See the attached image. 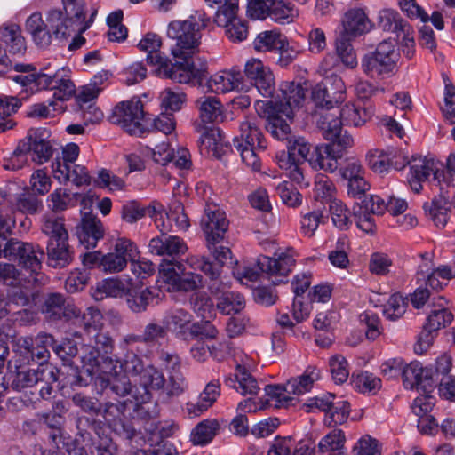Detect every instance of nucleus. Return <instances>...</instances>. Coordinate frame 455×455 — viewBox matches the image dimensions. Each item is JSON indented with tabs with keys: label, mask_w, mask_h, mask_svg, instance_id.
<instances>
[{
	"label": "nucleus",
	"mask_w": 455,
	"mask_h": 455,
	"mask_svg": "<svg viewBox=\"0 0 455 455\" xmlns=\"http://www.w3.org/2000/svg\"><path fill=\"white\" fill-rule=\"evenodd\" d=\"M48 265L55 268H63L73 260V252L68 240L47 242Z\"/></svg>",
	"instance_id": "nucleus-37"
},
{
	"label": "nucleus",
	"mask_w": 455,
	"mask_h": 455,
	"mask_svg": "<svg viewBox=\"0 0 455 455\" xmlns=\"http://www.w3.org/2000/svg\"><path fill=\"white\" fill-rule=\"evenodd\" d=\"M261 125V117L246 116L233 139V147L239 152L243 162L254 172H259L261 167L258 152L267 148Z\"/></svg>",
	"instance_id": "nucleus-5"
},
{
	"label": "nucleus",
	"mask_w": 455,
	"mask_h": 455,
	"mask_svg": "<svg viewBox=\"0 0 455 455\" xmlns=\"http://www.w3.org/2000/svg\"><path fill=\"white\" fill-rule=\"evenodd\" d=\"M14 69L20 74L11 78L32 93L41 90H53V98L60 101L68 100L75 93V84L65 74L64 69H59L52 74L46 73L48 68L44 67L40 72L31 73L35 69L34 67L26 64H16Z\"/></svg>",
	"instance_id": "nucleus-2"
},
{
	"label": "nucleus",
	"mask_w": 455,
	"mask_h": 455,
	"mask_svg": "<svg viewBox=\"0 0 455 455\" xmlns=\"http://www.w3.org/2000/svg\"><path fill=\"white\" fill-rule=\"evenodd\" d=\"M52 172L54 178L60 183L71 181L77 187L91 183L87 169L80 164L60 163V160H56L52 163Z\"/></svg>",
	"instance_id": "nucleus-30"
},
{
	"label": "nucleus",
	"mask_w": 455,
	"mask_h": 455,
	"mask_svg": "<svg viewBox=\"0 0 455 455\" xmlns=\"http://www.w3.org/2000/svg\"><path fill=\"white\" fill-rule=\"evenodd\" d=\"M211 23L204 11H196L186 20H174L169 23L167 36L176 40L172 47V55L175 60L172 62L162 54L161 37L152 32L143 36L138 44L140 51L147 53V62L152 66H158V72L165 78L180 84H190L196 81L201 83L206 76V65L196 68L190 58L196 53L200 44L201 30L206 28Z\"/></svg>",
	"instance_id": "nucleus-1"
},
{
	"label": "nucleus",
	"mask_w": 455,
	"mask_h": 455,
	"mask_svg": "<svg viewBox=\"0 0 455 455\" xmlns=\"http://www.w3.org/2000/svg\"><path fill=\"white\" fill-rule=\"evenodd\" d=\"M44 367L19 371L11 384V388L17 392H29L37 389V383L42 376Z\"/></svg>",
	"instance_id": "nucleus-40"
},
{
	"label": "nucleus",
	"mask_w": 455,
	"mask_h": 455,
	"mask_svg": "<svg viewBox=\"0 0 455 455\" xmlns=\"http://www.w3.org/2000/svg\"><path fill=\"white\" fill-rule=\"evenodd\" d=\"M345 435L340 429H334L324 435L318 443V452L326 454L344 450Z\"/></svg>",
	"instance_id": "nucleus-58"
},
{
	"label": "nucleus",
	"mask_w": 455,
	"mask_h": 455,
	"mask_svg": "<svg viewBox=\"0 0 455 455\" xmlns=\"http://www.w3.org/2000/svg\"><path fill=\"white\" fill-rule=\"evenodd\" d=\"M50 134L45 129H29L27 136L18 142L17 147L8 158L4 160L5 170L18 171L28 164V155L33 154V160L38 164L47 162L53 153L48 140Z\"/></svg>",
	"instance_id": "nucleus-4"
},
{
	"label": "nucleus",
	"mask_w": 455,
	"mask_h": 455,
	"mask_svg": "<svg viewBox=\"0 0 455 455\" xmlns=\"http://www.w3.org/2000/svg\"><path fill=\"white\" fill-rule=\"evenodd\" d=\"M103 235L104 228L100 220L93 215L84 214L77 230L80 243L86 249L94 248Z\"/></svg>",
	"instance_id": "nucleus-33"
},
{
	"label": "nucleus",
	"mask_w": 455,
	"mask_h": 455,
	"mask_svg": "<svg viewBox=\"0 0 455 455\" xmlns=\"http://www.w3.org/2000/svg\"><path fill=\"white\" fill-rule=\"evenodd\" d=\"M355 387L363 394H376L381 387V379L371 372L352 375Z\"/></svg>",
	"instance_id": "nucleus-60"
},
{
	"label": "nucleus",
	"mask_w": 455,
	"mask_h": 455,
	"mask_svg": "<svg viewBox=\"0 0 455 455\" xmlns=\"http://www.w3.org/2000/svg\"><path fill=\"white\" fill-rule=\"evenodd\" d=\"M161 107L165 111H179L186 101V94L180 89L166 88L160 93Z\"/></svg>",
	"instance_id": "nucleus-63"
},
{
	"label": "nucleus",
	"mask_w": 455,
	"mask_h": 455,
	"mask_svg": "<svg viewBox=\"0 0 455 455\" xmlns=\"http://www.w3.org/2000/svg\"><path fill=\"white\" fill-rule=\"evenodd\" d=\"M224 383L235 388L243 395H256L259 391V386L257 379L243 366L238 365L234 377L228 376Z\"/></svg>",
	"instance_id": "nucleus-34"
},
{
	"label": "nucleus",
	"mask_w": 455,
	"mask_h": 455,
	"mask_svg": "<svg viewBox=\"0 0 455 455\" xmlns=\"http://www.w3.org/2000/svg\"><path fill=\"white\" fill-rule=\"evenodd\" d=\"M399 57L395 40L386 39L363 55L361 68L371 79L389 78L397 71Z\"/></svg>",
	"instance_id": "nucleus-7"
},
{
	"label": "nucleus",
	"mask_w": 455,
	"mask_h": 455,
	"mask_svg": "<svg viewBox=\"0 0 455 455\" xmlns=\"http://www.w3.org/2000/svg\"><path fill=\"white\" fill-rule=\"evenodd\" d=\"M294 264L295 259L289 252L276 253L275 258L260 256L255 267H245L242 271L237 270L235 275L241 282L243 279L255 282L260 273H266L272 278L274 284H278L283 282L282 277H285L291 272Z\"/></svg>",
	"instance_id": "nucleus-11"
},
{
	"label": "nucleus",
	"mask_w": 455,
	"mask_h": 455,
	"mask_svg": "<svg viewBox=\"0 0 455 455\" xmlns=\"http://www.w3.org/2000/svg\"><path fill=\"white\" fill-rule=\"evenodd\" d=\"M131 283L127 279L108 278L98 283L97 291L108 297L121 298L128 292Z\"/></svg>",
	"instance_id": "nucleus-53"
},
{
	"label": "nucleus",
	"mask_w": 455,
	"mask_h": 455,
	"mask_svg": "<svg viewBox=\"0 0 455 455\" xmlns=\"http://www.w3.org/2000/svg\"><path fill=\"white\" fill-rule=\"evenodd\" d=\"M242 76L239 72L221 71L210 77L207 81L209 89L216 93H226L235 90H243Z\"/></svg>",
	"instance_id": "nucleus-36"
},
{
	"label": "nucleus",
	"mask_w": 455,
	"mask_h": 455,
	"mask_svg": "<svg viewBox=\"0 0 455 455\" xmlns=\"http://www.w3.org/2000/svg\"><path fill=\"white\" fill-rule=\"evenodd\" d=\"M42 376L37 383V389L30 391L28 400L36 402L39 399H49L52 393V384L58 380V377L53 368L44 367L41 372Z\"/></svg>",
	"instance_id": "nucleus-46"
},
{
	"label": "nucleus",
	"mask_w": 455,
	"mask_h": 455,
	"mask_svg": "<svg viewBox=\"0 0 455 455\" xmlns=\"http://www.w3.org/2000/svg\"><path fill=\"white\" fill-rule=\"evenodd\" d=\"M340 119L347 125L361 126L364 124L374 114V108L371 106H360L355 104H346L340 111Z\"/></svg>",
	"instance_id": "nucleus-38"
},
{
	"label": "nucleus",
	"mask_w": 455,
	"mask_h": 455,
	"mask_svg": "<svg viewBox=\"0 0 455 455\" xmlns=\"http://www.w3.org/2000/svg\"><path fill=\"white\" fill-rule=\"evenodd\" d=\"M401 376L403 386L407 389H416L419 393L430 394L435 388L432 370L423 368L419 362L405 364Z\"/></svg>",
	"instance_id": "nucleus-21"
},
{
	"label": "nucleus",
	"mask_w": 455,
	"mask_h": 455,
	"mask_svg": "<svg viewBox=\"0 0 455 455\" xmlns=\"http://www.w3.org/2000/svg\"><path fill=\"white\" fill-rule=\"evenodd\" d=\"M125 371L138 377L142 392L132 394L138 403H144L151 399L153 391H162L166 384L163 372L152 364L145 365L140 357L133 351L124 354Z\"/></svg>",
	"instance_id": "nucleus-6"
},
{
	"label": "nucleus",
	"mask_w": 455,
	"mask_h": 455,
	"mask_svg": "<svg viewBox=\"0 0 455 455\" xmlns=\"http://www.w3.org/2000/svg\"><path fill=\"white\" fill-rule=\"evenodd\" d=\"M46 22L52 36L66 38L73 33H84L92 25L90 22L76 21L71 15H67L60 9H51L46 13Z\"/></svg>",
	"instance_id": "nucleus-15"
},
{
	"label": "nucleus",
	"mask_w": 455,
	"mask_h": 455,
	"mask_svg": "<svg viewBox=\"0 0 455 455\" xmlns=\"http://www.w3.org/2000/svg\"><path fill=\"white\" fill-rule=\"evenodd\" d=\"M452 318V314L443 307L432 310L427 318L423 331L419 334L418 340L419 347L421 350L427 349L434 340V333L451 323Z\"/></svg>",
	"instance_id": "nucleus-27"
},
{
	"label": "nucleus",
	"mask_w": 455,
	"mask_h": 455,
	"mask_svg": "<svg viewBox=\"0 0 455 455\" xmlns=\"http://www.w3.org/2000/svg\"><path fill=\"white\" fill-rule=\"evenodd\" d=\"M72 317H75V324L81 328V331L75 333L82 339L81 360L94 362L95 356L98 355L94 346L102 348L104 353L112 352L113 340L107 333L101 331L103 317L99 309L88 307L82 315H79V310L76 308V314Z\"/></svg>",
	"instance_id": "nucleus-3"
},
{
	"label": "nucleus",
	"mask_w": 455,
	"mask_h": 455,
	"mask_svg": "<svg viewBox=\"0 0 455 455\" xmlns=\"http://www.w3.org/2000/svg\"><path fill=\"white\" fill-rule=\"evenodd\" d=\"M228 226L229 221L225 212L218 204L207 203L201 218V227L206 241H223Z\"/></svg>",
	"instance_id": "nucleus-16"
},
{
	"label": "nucleus",
	"mask_w": 455,
	"mask_h": 455,
	"mask_svg": "<svg viewBox=\"0 0 455 455\" xmlns=\"http://www.w3.org/2000/svg\"><path fill=\"white\" fill-rule=\"evenodd\" d=\"M44 257L43 249L36 244L22 242L17 239H0V258L17 262L27 273L28 283L36 281V275L39 273L42 259Z\"/></svg>",
	"instance_id": "nucleus-8"
},
{
	"label": "nucleus",
	"mask_w": 455,
	"mask_h": 455,
	"mask_svg": "<svg viewBox=\"0 0 455 455\" xmlns=\"http://www.w3.org/2000/svg\"><path fill=\"white\" fill-rule=\"evenodd\" d=\"M41 231L48 237L47 242L64 241L68 239L64 220L54 214H46L41 220Z\"/></svg>",
	"instance_id": "nucleus-39"
},
{
	"label": "nucleus",
	"mask_w": 455,
	"mask_h": 455,
	"mask_svg": "<svg viewBox=\"0 0 455 455\" xmlns=\"http://www.w3.org/2000/svg\"><path fill=\"white\" fill-rule=\"evenodd\" d=\"M97 349L98 355L95 356L94 362H87L81 360L84 363V367H86L85 371L91 379L94 375H103L102 377H113L114 375H119L125 371L124 362L121 363L118 359L108 355L109 353H104L103 349L94 346Z\"/></svg>",
	"instance_id": "nucleus-24"
},
{
	"label": "nucleus",
	"mask_w": 455,
	"mask_h": 455,
	"mask_svg": "<svg viewBox=\"0 0 455 455\" xmlns=\"http://www.w3.org/2000/svg\"><path fill=\"white\" fill-rule=\"evenodd\" d=\"M306 90L300 84L284 82L277 92L269 97L268 101H275L286 119L293 118V109L299 108L304 101Z\"/></svg>",
	"instance_id": "nucleus-17"
},
{
	"label": "nucleus",
	"mask_w": 455,
	"mask_h": 455,
	"mask_svg": "<svg viewBox=\"0 0 455 455\" xmlns=\"http://www.w3.org/2000/svg\"><path fill=\"white\" fill-rule=\"evenodd\" d=\"M0 40L6 44L11 53L20 54L26 49L20 28L16 24H4L0 27Z\"/></svg>",
	"instance_id": "nucleus-43"
},
{
	"label": "nucleus",
	"mask_w": 455,
	"mask_h": 455,
	"mask_svg": "<svg viewBox=\"0 0 455 455\" xmlns=\"http://www.w3.org/2000/svg\"><path fill=\"white\" fill-rule=\"evenodd\" d=\"M155 214V206H142L136 201L129 202L122 207V218L128 223H134L144 216L154 217Z\"/></svg>",
	"instance_id": "nucleus-54"
},
{
	"label": "nucleus",
	"mask_w": 455,
	"mask_h": 455,
	"mask_svg": "<svg viewBox=\"0 0 455 455\" xmlns=\"http://www.w3.org/2000/svg\"><path fill=\"white\" fill-rule=\"evenodd\" d=\"M366 161L368 166L379 174L387 173L393 166L389 155L379 149L370 150L366 155Z\"/></svg>",
	"instance_id": "nucleus-62"
},
{
	"label": "nucleus",
	"mask_w": 455,
	"mask_h": 455,
	"mask_svg": "<svg viewBox=\"0 0 455 455\" xmlns=\"http://www.w3.org/2000/svg\"><path fill=\"white\" fill-rule=\"evenodd\" d=\"M244 74L263 97H273V93L275 92V77L270 68L266 67L261 60H249L244 67Z\"/></svg>",
	"instance_id": "nucleus-20"
},
{
	"label": "nucleus",
	"mask_w": 455,
	"mask_h": 455,
	"mask_svg": "<svg viewBox=\"0 0 455 455\" xmlns=\"http://www.w3.org/2000/svg\"><path fill=\"white\" fill-rule=\"evenodd\" d=\"M196 107L201 123L206 124L223 121V106L217 97L203 95L196 100Z\"/></svg>",
	"instance_id": "nucleus-35"
},
{
	"label": "nucleus",
	"mask_w": 455,
	"mask_h": 455,
	"mask_svg": "<svg viewBox=\"0 0 455 455\" xmlns=\"http://www.w3.org/2000/svg\"><path fill=\"white\" fill-rule=\"evenodd\" d=\"M219 424L216 420L205 419L192 430L190 440L195 445H205L216 435Z\"/></svg>",
	"instance_id": "nucleus-52"
},
{
	"label": "nucleus",
	"mask_w": 455,
	"mask_h": 455,
	"mask_svg": "<svg viewBox=\"0 0 455 455\" xmlns=\"http://www.w3.org/2000/svg\"><path fill=\"white\" fill-rule=\"evenodd\" d=\"M148 250L152 254L164 257L161 268L177 267L181 270L182 263L178 259L187 251L188 247L180 237L161 234L149 241Z\"/></svg>",
	"instance_id": "nucleus-13"
},
{
	"label": "nucleus",
	"mask_w": 455,
	"mask_h": 455,
	"mask_svg": "<svg viewBox=\"0 0 455 455\" xmlns=\"http://www.w3.org/2000/svg\"><path fill=\"white\" fill-rule=\"evenodd\" d=\"M97 349L98 355L95 356L94 362H87L81 360L84 363V367H86L85 371L91 379L94 375H103L102 377H113L114 375H119L125 371L124 362L121 363L118 359L108 355L109 353H104L103 349L94 346Z\"/></svg>",
	"instance_id": "nucleus-25"
},
{
	"label": "nucleus",
	"mask_w": 455,
	"mask_h": 455,
	"mask_svg": "<svg viewBox=\"0 0 455 455\" xmlns=\"http://www.w3.org/2000/svg\"><path fill=\"white\" fill-rule=\"evenodd\" d=\"M167 334L164 324L161 325L156 323H148L141 335L127 334L119 341V347L124 351H133L135 345L138 343H145L148 345L156 344L159 339H164Z\"/></svg>",
	"instance_id": "nucleus-29"
},
{
	"label": "nucleus",
	"mask_w": 455,
	"mask_h": 455,
	"mask_svg": "<svg viewBox=\"0 0 455 455\" xmlns=\"http://www.w3.org/2000/svg\"><path fill=\"white\" fill-rule=\"evenodd\" d=\"M267 17L280 24H289L299 17V10L294 4L284 0H275L268 8Z\"/></svg>",
	"instance_id": "nucleus-42"
},
{
	"label": "nucleus",
	"mask_w": 455,
	"mask_h": 455,
	"mask_svg": "<svg viewBox=\"0 0 455 455\" xmlns=\"http://www.w3.org/2000/svg\"><path fill=\"white\" fill-rule=\"evenodd\" d=\"M320 378V370L315 366H308L302 375L288 380L283 386L267 385L264 388L268 397L267 403L273 401L275 407H288L294 399L291 395H300L310 391L313 384Z\"/></svg>",
	"instance_id": "nucleus-9"
},
{
	"label": "nucleus",
	"mask_w": 455,
	"mask_h": 455,
	"mask_svg": "<svg viewBox=\"0 0 455 455\" xmlns=\"http://www.w3.org/2000/svg\"><path fill=\"white\" fill-rule=\"evenodd\" d=\"M253 44L258 52H276L286 45V37L275 31H264L258 35Z\"/></svg>",
	"instance_id": "nucleus-49"
},
{
	"label": "nucleus",
	"mask_w": 455,
	"mask_h": 455,
	"mask_svg": "<svg viewBox=\"0 0 455 455\" xmlns=\"http://www.w3.org/2000/svg\"><path fill=\"white\" fill-rule=\"evenodd\" d=\"M378 24L382 30L394 32L398 37L406 29H411L410 26L400 17L398 12L389 9L379 12Z\"/></svg>",
	"instance_id": "nucleus-48"
},
{
	"label": "nucleus",
	"mask_w": 455,
	"mask_h": 455,
	"mask_svg": "<svg viewBox=\"0 0 455 455\" xmlns=\"http://www.w3.org/2000/svg\"><path fill=\"white\" fill-rule=\"evenodd\" d=\"M193 315L183 308H173L166 312L163 324L178 339L188 340Z\"/></svg>",
	"instance_id": "nucleus-31"
},
{
	"label": "nucleus",
	"mask_w": 455,
	"mask_h": 455,
	"mask_svg": "<svg viewBox=\"0 0 455 455\" xmlns=\"http://www.w3.org/2000/svg\"><path fill=\"white\" fill-rule=\"evenodd\" d=\"M349 414V403L340 397H335L331 404V410L327 412L325 422L329 426L341 425L347 421Z\"/></svg>",
	"instance_id": "nucleus-55"
},
{
	"label": "nucleus",
	"mask_w": 455,
	"mask_h": 455,
	"mask_svg": "<svg viewBox=\"0 0 455 455\" xmlns=\"http://www.w3.org/2000/svg\"><path fill=\"white\" fill-rule=\"evenodd\" d=\"M342 33L346 36L357 37L370 31L371 25L361 8L348 10L342 18Z\"/></svg>",
	"instance_id": "nucleus-32"
},
{
	"label": "nucleus",
	"mask_w": 455,
	"mask_h": 455,
	"mask_svg": "<svg viewBox=\"0 0 455 455\" xmlns=\"http://www.w3.org/2000/svg\"><path fill=\"white\" fill-rule=\"evenodd\" d=\"M196 130L201 132L198 142L204 146L208 151H212L214 155H218L223 146V138L221 131L217 127H207L200 123H195Z\"/></svg>",
	"instance_id": "nucleus-41"
},
{
	"label": "nucleus",
	"mask_w": 455,
	"mask_h": 455,
	"mask_svg": "<svg viewBox=\"0 0 455 455\" xmlns=\"http://www.w3.org/2000/svg\"><path fill=\"white\" fill-rule=\"evenodd\" d=\"M43 208L42 201L35 194L22 193L19 195L13 204V212L22 214H36Z\"/></svg>",
	"instance_id": "nucleus-56"
},
{
	"label": "nucleus",
	"mask_w": 455,
	"mask_h": 455,
	"mask_svg": "<svg viewBox=\"0 0 455 455\" xmlns=\"http://www.w3.org/2000/svg\"><path fill=\"white\" fill-rule=\"evenodd\" d=\"M352 38L341 34L336 40L337 54L342 63L349 68H354L357 66L356 54L350 42Z\"/></svg>",
	"instance_id": "nucleus-57"
},
{
	"label": "nucleus",
	"mask_w": 455,
	"mask_h": 455,
	"mask_svg": "<svg viewBox=\"0 0 455 455\" xmlns=\"http://www.w3.org/2000/svg\"><path fill=\"white\" fill-rule=\"evenodd\" d=\"M245 307V299L239 292L227 291L218 297L217 308L224 315L238 314Z\"/></svg>",
	"instance_id": "nucleus-50"
},
{
	"label": "nucleus",
	"mask_w": 455,
	"mask_h": 455,
	"mask_svg": "<svg viewBox=\"0 0 455 455\" xmlns=\"http://www.w3.org/2000/svg\"><path fill=\"white\" fill-rule=\"evenodd\" d=\"M345 84L339 76L331 77L326 83H319L312 89L311 98L317 107L327 109L345 100Z\"/></svg>",
	"instance_id": "nucleus-18"
},
{
	"label": "nucleus",
	"mask_w": 455,
	"mask_h": 455,
	"mask_svg": "<svg viewBox=\"0 0 455 455\" xmlns=\"http://www.w3.org/2000/svg\"><path fill=\"white\" fill-rule=\"evenodd\" d=\"M238 0H229L218 7L214 16V22L219 27L228 26L238 18Z\"/></svg>",
	"instance_id": "nucleus-64"
},
{
	"label": "nucleus",
	"mask_w": 455,
	"mask_h": 455,
	"mask_svg": "<svg viewBox=\"0 0 455 455\" xmlns=\"http://www.w3.org/2000/svg\"><path fill=\"white\" fill-rule=\"evenodd\" d=\"M109 119L131 135L141 136L149 131L150 117L144 113L139 98L116 105Z\"/></svg>",
	"instance_id": "nucleus-12"
},
{
	"label": "nucleus",
	"mask_w": 455,
	"mask_h": 455,
	"mask_svg": "<svg viewBox=\"0 0 455 455\" xmlns=\"http://www.w3.org/2000/svg\"><path fill=\"white\" fill-rule=\"evenodd\" d=\"M276 162L278 166L286 172V175L295 183L302 184L304 181V174L301 164L291 153L281 151L276 155Z\"/></svg>",
	"instance_id": "nucleus-44"
},
{
	"label": "nucleus",
	"mask_w": 455,
	"mask_h": 455,
	"mask_svg": "<svg viewBox=\"0 0 455 455\" xmlns=\"http://www.w3.org/2000/svg\"><path fill=\"white\" fill-rule=\"evenodd\" d=\"M342 124H344L342 120L333 113H325L318 120V126L323 136L327 140L332 141L331 144L346 149L352 147L354 140L347 132H343Z\"/></svg>",
	"instance_id": "nucleus-23"
},
{
	"label": "nucleus",
	"mask_w": 455,
	"mask_h": 455,
	"mask_svg": "<svg viewBox=\"0 0 455 455\" xmlns=\"http://www.w3.org/2000/svg\"><path fill=\"white\" fill-rule=\"evenodd\" d=\"M125 297L128 307L134 313H140L147 309L154 295L150 289L137 288L131 283Z\"/></svg>",
	"instance_id": "nucleus-45"
},
{
	"label": "nucleus",
	"mask_w": 455,
	"mask_h": 455,
	"mask_svg": "<svg viewBox=\"0 0 455 455\" xmlns=\"http://www.w3.org/2000/svg\"><path fill=\"white\" fill-rule=\"evenodd\" d=\"M406 164H409V162ZM410 164L408 181L415 193H419L422 190L421 183L426 180H429L432 185L439 187L441 192L455 181L453 176L449 173L445 174L443 170L439 169V164L434 158L413 156Z\"/></svg>",
	"instance_id": "nucleus-10"
},
{
	"label": "nucleus",
	"mask_w": 455,
	"mask_h": 455,
	"mask_svg": "<svg viewBox=\"0 0 455 455\" xmlns=\"http://www.w3.org/2000/svg\"><path fill=\"white\" fill-rule=\"evenodd\" d=\"M100 385L103 389H108L118 396L124 397L126 395L132 394V387L128 376L123 372L113 377H100Z\"/></svg>",
	"instance_id": "nucleus-51"
},
{
	"label": "nucleus",
	"mask_w": 455,
	"mask_h": 455,
	"mask_svg": "<svg viewBox=\"0 0 455 455\" xmlns=\"http://www.w3.org/2000/svg\"><path fill=\"white\" fill-rule=\"evenodd\" d=\"M41 312L46 319L57 321L63 317L69 319L72 315H76V307L68 302L63 294L53 292L44 298Z\"/></svg>",
	"instance_id": "nucleus-28"
},
{
	"label": "nucleus",
	"mask_w": 455,
	"mask_h": 455,
	"mask_svg": "<svg viewBox=\"0 0 455 455\" xmlns=\"http://www.w3.org/2000/svg\"><path fill=\"white\" fill-rule=\"evenodd\" d=\"M448 200L440 196L435 197L431 203H425L423 209L437 227H444L448 221Z\"/></svg>",
	"instance_id": "nucleus-47"
},
{
	"label": "nucleus",
	"mask_w": 455,
	"mask_h": 455,
	"mask_svg": "<svg viewBox=\"0 0 455 455\" xmlns=\"http://www.w3.org/2000/svg\"><path fill=\"white\" fill-rule=\"evenodd\" d=\"M343 150L331 143L315 146L308 158V163L314 169L333 172L339 165V161L343 156Z\"/></svg>",
	"instance_id": "nucleus-26"
},
{
	"label": "nucleus",
	"mask_w": 455,
	"mask_h": 455,
	"mask_svg": "<svg viewBox=\"0 0 455 455\" xmlns=\"http://www.w3.org/2000/svg\"><path fill=\"white\" fill-rule=\"evenodd\" d=\"M159 273L164 282L170 285L169 289L176 291H192L204 286L203 277L199 274L185 272L182 265L181 270L177 267L160 268Z\"/></svg>",
	"instance_id": "nucleus-22"
},
{
	"label": "nucleus",
	"mask_w": 455,
	"mask_h": 455,
	"mask_svg": "<svg viewBox=\"0 0 455 455\" xmlns=\"http://www.w3.org/2000/svg\"><path fill=\"white\" fill-rule=\"evenodd\" d=\"M327 215L317 207L302 215L300 224L301 232L307 236H313L320 224L325 222Z\"/></svg>",
	"instance_id": "nucleus-59"
},
{
	"label": "nucleus",
	"mask_w": 455,
	"mask_h": 455,
	"mask_svg": "<svg viewBox=\"0 0 455 455\" xmlns=\"http://www.w3.org/2000/svg\"><path fill=\"white\" fill-rule=\"evenodd\" d=\"M138 255V249L131 240L119 238L116 241L113 251L101 257L100 268L104 272H120Z\"/></svg>",
	"instance_id": "nucleus-14"
},
{
	"label": "nucleus",
	"mask_w": 455,
	"mask_h": 455,
	"mask_svg": "<svg viewBox=\"0 0 455 455\" xmlns=\"http://www.w3.org/2000/svg\"><path fill=\"white\" fill-rule=\"evenodd\" d=\"M329 212L335 227L342 230H346L350 227L352 223L350 212L340 200H331L329 204Z\"/></svg>",
	"instance_id": "nucleus-61"
},
{
	"label": "nucleus",
	"mask_w": 455,
	"mask_h": 455,
	"mask_svg": "<svg viewBox=\"0 0 455 455\" xmlns=\"http://www.w3.org/2000/svg\"><path fill=\"white\" fill-rule=\"evenodd\" d=\"M255 108L259 116L267 118L266 129L274 138L283 140L288 137L291 132L290 125L283 119L285 116L275 101L257 100Z\"/></svg>",
	"instance_id": "nucleus-19"
}]
</instances>
